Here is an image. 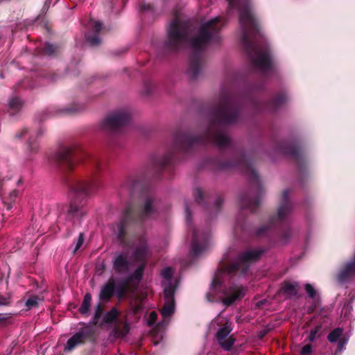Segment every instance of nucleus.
I'll use <instances>...</instances> for the list:
<instances>
[{
  "instance_id": "obj_1",
  "label": "nucleus",
  "mask_w": 355,
  "mask_h": 355,
  "mask_svg": "<svg viewBox=\"0 0 355 355\" xmlns=\"http://www.w3.org/2000/svg\"><path fill=\"white\" fill-rule=\"evenodd\" d=\"M220 20V17H215L202 24L199 35L190 40L187 23L176 17L168 28V44L178 47L188 42L194 49L200 48L217 35L221 28V25L219 24Z\"/></svg>"
},
{
  "instance_id": "obj_2",
  "label": "nucleus",
  "mask_w": 355,
  "mask_h": 355,
  "mask_svg": "<svg viewBox=\"0 0 355 355\" xmlns=\"http://www.w3.org/2000/svg\"><path fill=\"white\" fill-rule=\"evenodd\" d=\"M261 252L257 250H250L243 252L232 265L223 270H218L215 274L211 282V288L213 290H220L223 282L227 276L236 275L238 273L244 274L250 263L255 261L261 254Z\"/></svg>"
},
{
  "instance_id": "obj_3",
  "label": "nucleus",
  "mask_w": 355,
  "mask_h": 355,
  "mask_svg": "<svg viewBox=\"0 0 355 355\" xmlns=\"http://www.w3.org/2000/svg\"><path fill=\"white\" fill-rule=\"evenodd\" d=\"M96 186L90 182H79L71 188L68 198L69 205L67 212L70 219H79L86 214V209L80 203V199L93 193Z\"/></svg>"
},
{
  "instance_id": "obj_4",
  "label": "nucleus",
  "mask_w": 355,
  "mask_h": 355,
  "mask_svg": "<svg viewBox=\"0 0 355 355\" xmlns=\"http://www.w3.org/2000/svg\"><path fill=\"white\" fill-rule=\"evenodd\" d=\"M230 6L241 9L239 23L243 32V41L247 43L248 38L258 31V26L250 9L248 0H228Z\"/></svg>"
},
{
  "instance_id": "obj_5",
  "label": "nucleus",
  "mask_w": 355,
  "mask_h": 355,
  "mask_svg": "<svg viewBox=\"0 0 355 355\" xmlns=\"http://www.w3.org/2000/svg\"><path fill=\"white\" fill-rule=\"evenodd\" d=\"M143 270V266L138 267L133 274L119 284L116 290V295L119 298L123 297L128 292L130 291L132 286L138 284L142 277Z\"/></svg>"
},
{
  "instance_id": "obj_6",
  "label": "nucleus",
  "mask_w": 355,
  "mask_h": 355,
  "mask_svg": "<svg viewBox=\"0 0 355 355\" xmlns=\"http://www.w3.org/2000/svg\"><path fill=\"white\" fill-rule=\"evenodd\" d=\"M130 120V115L127 111L114 112L107 116L103 122V128L114 130L125 125Z\"/></svg>"
},
{
  "instance_id": "obj_7",
  "label": "nucleus",
  "mask_w": 355,
  "mask_h": 355,
  "mask_svg": "<svg viewBox=\"0 0 355 355\" xmlns=\"http://www.w3.org/2000/svg\"><path fill=\"white\" fill-rule=\"evenodd\" d=\"M132 265L128 252H119L112 260V270L116 274H124L129 271Z\"/></svg>"
},
{
  "instance_id": "obj_8",
  "label": "nucleus",
  "mask_w": 355,
  "mask_h": 355,
  "mask_svg": "<svg viewBox=\"0 0 355 355\" xmlns=\"http://www.w3.org/2000/svg\"><path fill=\"white\" fill-rule=\"evenodd\" d=\"M254 53L251 54L252 60L254 65L263 70H267L272 65V61L267 51H260L257 48L254 49Z\"/></svg>"
},
{
  "instance_id": "obj_9",
  "label": "nucleus",
  "mask_w": 355,
  "mask_h": 355,
  "mask_svg": "<svg viewBox=\"0 0 355 355\" xmlns=\"http://www.w3.org/2000/svg\"><path fill=\"white\" fill-rule=\"evenodd\" d=\"M231 331L232 329L230 326L226 324L218 331L216 335L219 345L227 351L232 348L235 342V339H234L232 336H229Z\"/></svg>"
},
{
  "instance_id": "obj_10",
  "label": "nucleus",
  "mask_w": 355,
  "mask_h": 355,
  "mask_svg": "<svg viewBox=\"0 0 355 355\" xmlns=\"http://www.w3.org/2000/svg\"><path fill=\"white\" fill-rule=\"evenodd\" d=\"M173 294L171 288H166L164 291L165 297V303L162 309V315L164 319L170 318L175 311V302L173 299Z\"/></svg>"
},
{
  "instance_id": "obj_11",
  "label": "nucleus",
  "mask_w": 355,
  "mask_h": 355,
  "mask_svg": "<svg viewBox=\"0 0 355 355\" xmlns=\"http://www.w3.org/2000/svg\"><path fill=\"white\" fill-rule=\"evenodd\" d=\"M223 302L225 305H230L236 300L241 299L245 295V289L242 286H234L223 292Z\"/></svg>"
},
{
  "instance_id": "obj_12",
  "label": "nucleus",
  "mask_w": 355,
  "mask_h": 355,
  "mask_svg": "<svg viewBox=\"0 0 355 355\" xmlns=\"http://www.w3.org/2000/svg\"><path fill=\"white\" fill-rule=\"evenodd\" d=\"M193 237L191 251L194 255H198L207 248V245L202 244L206 241L207 236L193 231Z\"/></svg>"
},
{
  "instance_id": "obj_13",
  "label": "nucleus",
  "mask_w": 355,
  "mask_h": 355,
  "mask_svg": "<svg viewBox=\"0 0 355 355\" xmlns=\"http://www.w3.org/2000/svg\"><path fill=\"white\" fill-rule=\"evenodd\" d=\"M85 336L86 334L84 331H79L76 333L68 340L64 349L67 351H71L78 345L83 343Z\"/></svg>"
},
{
  "instance_id": "obj_14",
  "label": "nucleus",
  "mask_w": 355,
  "mask_h": 355,
  "mask_svg": "<svg viewBox=\"0 0 355 355\" xmlns=\"http://www.w3.org/2000/svg\"><path fill=\"white\" fill-rule=\"evenodd\" d=\"M173 271L171 268H166L162 271L161 276L162 278L163 279L162 286L164 290L166 288H171L173 292H174L175 288L171 283V277L173 276Z\"/></svg>"
},
{
  "instance_id": "obj_15",
  "label": "nucleus",
  "mask_w": 355,
  "mask_h": 355,
  "mask_svg": "<svg viewBox=\"0 0 355 355\" xmlns=\"http://www.w3.org/2000/svg\"><path fill=\"white\" fill-rule=\"evenodd\" d=\"M114 285L113 279L110 280L104 285L100 292L99 297L101 300H108L113 294Z\"/></svg>"
},
{
  "instance_id": "obj_16",
  "label": "nucleus",
  "mask_w": 355,
  "mask_h": 355,
  "mask_svg": "<svg viewBox=\"0 0 355 355\" xmlns=\"http://www.w3.org/2000/svg\"><path fill=\"white\" fill-rule=\"evenodd\" d=\"M119 315V311L116 308L112 309L110 311L107 312L103 317V322L101 324H110L116 320Z\"/></svg>"
},
{
  "instance_id": "obj_17",
  "label": "nucleus",
  "mask_w": 355,
  "mask_h": 355,
  "mask_svg": "<svg viewBox=\"0 0 355 355\" xmlns=\"http://www.w3.org/2000/svg\"><path fill=\"white\" fill-rule=\"evenodd\" d=\"M91 302H92L91 294L86 293L85 295L84 296L83 304H82L81 306L80 307V312L82 314H83V315L87 314L89 310L90 305H91Z\"/></svg>"
},
{
  "instance_id": "obj_18",
  "label": "nucleus",
  "mask_w": 355,
  "mask_h": 355,
  "mask_svg": "<svg viewBox=\"0 0 355 355\" xmlns=\"http://www.w3.org/2000/svg\"><path fill=\"white\" fill-rule=\"evenodd\" d=\"M148 252V248L145 243L139 245L135 250V258L141 260L144 258Z\"/></svg>"
},
{
  "instance_id": "obj_19",
  "label": "nucleus",
  "mask_w": 355,
  "mask_h": 355,
  "mask_svg": "<svg viewBox=\"0 0 355 355\" xmlns=\"http://www.w3.org/2000/svg\"><path fill=\"white\" fill-rule=\"evenodd\" d=\"M297 285L296 284L286 283L283 286L282 290L287 296L291 297L297 294Z\"/></svg>"
},
{
  "instance_id": "obj_20",
  "label": "nucleus",
  "mask_w": 355,
  "mask_h": 355,
  "mask_svg": "<svg viewBox=\"0 0 355 355\" xmlns=\"http://www.w3.org/2000/svg\"><path fill=\"white\" fill-rule=\"evenodd\" d=\"M40 301H41L40 298L36 295L30 297L25 302V306H26L27 310L36 307Z\"/></svg>"
},
{
  "instance_id": "obj_21",
  "label": "nucleus",
  "mask_w": 355,
  "mask_h": 355,
  "mask_svg": "<svg viewBox=\"0 0 355 355\" xmlns=\"http://www.w3.org/2000/svg\"><path fill=\"white\" fill-rule=\"evenodd\" d=\"M342 334L343 329L340 328H336L328 335L327 338L329 342L335 343L341 336Z\"/></svg>"
},
{
  "instance_id": "obj_22",
  "label": "nucleus",
  "mask_w": 355,
  "mask_h": 355,
  "mask_svg": "<svg viewBox=\"0 0 355 355\" xmlns=\"http://www.w3.org/2000/svg\"><path fill=\"white\" fill-rule=\"evenodd\" d=\"M223 120L225 122H230L234 119V112L229 107H226L222 111Z\"/></svg>"
},
{
  "instance_id": "obj_23",
  "label": "nucleus",
  "mask_w": 355,
  "mask_h": 355,
  "mask_svg": "<svg viewBox=\"0 0 355 355\" xmlns=\"http://www.w3.org/2000/svg\"><path fill=\"white\" fill-rule=\"evenodd\" d=\"M129 331V326L125 324L122 329L119 330L117 327L113 329V333L116 337H124Z\"/></svg>"
},
{
  "instance_id": "obj_24",
  "label": "nucleus",
  "mask_w": 355,
  "mask_h": 355,
  "mask_svg": "<svg viewBox=\"0 0 355 355\" xmlns=\"http://www.w3.org/2000/svg\"><path fill=\"white\" fill-rule=\"evenodd\" d=\"M153 211L152 200L148 199L146 200L144 209L142 210V215L148 216Z\"/></svg>"
},
{
  "instance_id": "obj_25",
  "label": "nucleus",
  "mask_w": 355,
  "mask_h": 355,
  "mask_svg": "<svg viewBox=\"0 0 355 355\" xmlns=\"http://www.w3.org/2000/svg\"><path fill=\"white\" fill-rule=\"evenodd\" d=\"M228 138L224 135H218L215 138V142L218 146H225L228 143Z\"/></svg>"
},
{
  "instance_id": "obj_26",
  "label": "nucleus",
  "mask_w": 355,
  "mask_h": 355,
  "mask_svg": "<svg viewBox=\"0 0 355 355\" xmlns=\"http://www.w3.org/2000/svg\"><path fill=\"white\" fill-rule=\"evenodd\" d=\"M17 196L18 191L17 190H13L10 193V200L8 202H5L6 205L7 206L8 210L10 209L12 207L13 202Z\"/></svg>"
},
{
  "instance_id": "obj_27",
  "label": "nucleus",
  "mask_w": 355,
  "mask_h": 355,
  "mask_svg": "<svg viewBox=\"0 0 355 355\" xmlns=\"http://www.w3.org/2000/svg\"><path fill=\"white\" fill-rule=\"evenodd\" d=\"M102 312V309L100 304H98L96 306V311L93 318V323L96 324L98 322V318H100Z\"/></svg>"
},
{
  "instance_id": "obj_28",
  "label": "nucleus",
  "mask_w": 355,
  "mask_h": 355,
  "mask_svg": "<svg viewBox=\"0 0 355 355\" xmlns=\"http://www.w3.org/2000/svg\"><path fill=\"white\" fill-rule=\"evenodd\" d=\"M305 290H306L307 295L310 297L313 298L315 296L316 292L312 285H311L309 284H306L305 285Z\"/></svg>"
},
{
  "instance_id": "obj_29",
  "label": "nucleus",
  "mask_w": 355,
  "mask_h": 355,
  "mask_svg": "<svg viewBox=\"0 0 355 355\" xmlns=\"http://www.w3.org/2000/svg\"><path fill=\"white\" fill-rule=\"evenodd\" d=\"M83 241H84L83 234L82 233H80L78 237V239H77V241L76 243V247L73 250L74 252H76L82 246Z\"/></svg>"
},
{
  "instance_id": "obj_30",
  "label": "nucleus",
  "mask_w": 355,
  "mask_h": 355,
  "mask_svg": "<svg viewBox=\"0 0 355 355\" xmlns=\"http://www.w3.org/2000/svg\"><path fill=\"white\" fill-rule=\"evenodd\" d=\"M21 105V101L19 98H14L10 101V106L12 108H19Z\"/></svg>"
},
{
  "instance_id": "obj_31",
  "label": "nucleus",
  "mask_w": 355,
  "mask_h": 355,
  "mask_svg": "<svg viewBox=\"0 0 355 355\" xmlns=\"http://www.w3.org/2000/svg\"><path fill=\"white\" fill-rule=\"evenodd\" d=\"M312 347L311 345H304L301 350L302 355H309L311 352Z\"/></svg>"
},
{
  "instance_id": "obj_32",
  "label": "nucleus",
  "mask_w": 355,
  "mask_h": 355,
  "mask_svg": "<svg viewBox=\"0 0 355 355\" xmlns=\"http://www.w3.org/2000/svg\"><path fill=\"white\" fill-rule=\"evenodd\" d=\"M12 297V293L10 292H8L7 297H2L1 296V305H7L10 303V300Z\"/></svg>"
},
{
  "instance_id": "obj_33",
  "label": "nucleus",
  "mask_w": 355,
  "mask_h": 355,
  "mask_svg": "<svg viewBox=\"0 0 355 355\" xmlns=\"http://www.w3.org/2000/svg\"><path fill=\"white\" fill-rule=\"evenodd\" d=\"M44 51H45L46 53H47L49 55H51L55 51V47L52 44H46L45 45Z\"/></svg>"
},
{
  "instance_id": "obj_34",
  "label": "nucleus",
  "mask_w": 355,
  "mask_h": 355,
  "mask_svg": "<svg viewBox=\"0 0 355 355\" xmlns=\"http://www.w3.org/2000/svg\"><path fill=\"white\" fill-rule=\"evenodd\" d=\"M87 40L92 46H96L100 43V39L98 37L87 38Z\"/></svg>"
},
{
  "instance_id": "obj_35",
  "label": "nucleus",
  "mask_w": 355,
  "mask_h": 355,
  "mask_svg": "<svg viewBox=\"0 0 355 355\" xmlns=\"http://www.w3.org/2000/svg\"><path fill=\"white\" fill-rule=\"evenodd\" d=\"M92 26L96 32H99L102 28V24L98 21H93Z\"/></svg>"
},
{
  "instance_id": "obj_36",
  "label": "nucleus",
  "mask_w": 355,
  "mask_h": 355,
  "mask_svg": "<svg viewBox=\"0 0 355 355\" xmlns=\"http://www.w3.org/2000/svg\"><path fill=\"white\" fill-rule=\"evenodd\" d=\"M70 150H71V149L69 147H67L64 149L62 155H61L62 159H64L67 158L68 154H69V153H70Z\"/></svg>"
},
{
  "instance_id": "obj_37",
  "label": "nucleus",
  "mask_w": 355,
  "mask_h": 355,
  "mask_svg": "<svg viewBox=\"0 0 355 355\" xmlns=\"http://www.w3.org/2000/svg\"><path fill=\"white\" fill-rule=\"evenodd\" d=\"M317 332H318L317 329L311 330V334H310V337H309V340L311 341H313L315 339Z\"/></svg>"
},
{
  "instance_id": "obj_38",
  "label": "nucleus",
  "mask_w": 355,
  "mask_h": 355,
  "mask_svg": "<svg viewBox=\"0 0 355 355\" xmlns=\"http://www.w3.org/2000/svg\"><path fill=\"white\" fill-rule=\"evenodd\" d=\"M157 314L155 311H152L150 313V320L152 322H154L157 319Z\"/></svg>"
},
{
  "instance_id": "obj_39",
  "label": "nucleus",
  "mask_w": 355,
  "mask_h": 355,
  "mask_svg": "<svg viewBox=\"0 0 355 355\" xmlns=\"http://www.w3.org/2000/svg\"><path fill=\"white\" fill-rule=\"evenodd\" d=\"M284 210H288V208L286 206H282L279 209V212H278V214L280 217H282L283 216V211Z\"/></svg>"
},
{
  "instance_id": "obj_40",
  "label": "nucleus",
  "mask_w": 355,
  "mask_h": 355,
  "mask_svg": "<svg viewBox=\"0 0 355 355\" xmlns=\"http://www.w3.org/2000/svg\"><path fill=\"white\" fill-rule=\"evenodd\" d=\"M139 309H140L139 306H135L132 307V311L133 313H136L139 311Z\"/></svg>"
},
{
  "instance_id": "obj_41",
  "label": "nucleus",
  "mask_w": 355,
  "mask_h": 355,
  "mask_svg": "<svg viewBox=\"0 0 355 355\" xmlns=\"http://www.w3.org/2000/svg\"><path fill=\"white\" fill-rule=\"evenodd\" d=\"M31 148L32 150H35V152H37L39 149V146L37 144H35V145L31 144Z\"/></svg>"
},
{
  "instance_id": "obj_42",
  "label": "nucleus",
  "mask_w": 355,
  "mask_h": 355,
  "mask_svg": "<svg viewBox=\"0 0 355 355\" xmlns=\"http://www.w3.org/2000/svg\"><path fill=\"white\" fill-rule=\"evenodd\" d=\"M189 220H190V212L189 211V210H187V223H188Z\"/></svg>"
},
{
  "instance_id": "obj_43",
  "label": "nucleus",
  "mask_w": 355,
  "mask_h": 355,
  "mask_svg": "<svg viewBox=\"0 0 355 355\" xmlns=\"http://www.w3.org/2000/svg\"><path fill=\"white\" fill-rule=\"evenodd\" d=\"M129 187H130L129 185L128 184H125L123 185L122 189L123 190H128V189H129Z\"/></svg>"
},
{
  "instance_id": "obj_44",
  "label": "nucleus",
  "mask_w": 355,
  "mask_h": 355,
  "mask_svg": "<svg viewBox=\"0 0 355 355\" xmlns=\"http://www.w3.org/2000/svg\"><path fill=\"white\" fill-rule=\"evenodd\" d=\"M344 344H345L344 343H339V347H340V349H342V348L343 347Z\"/></svg>"
},
{
  "instance_id": "obj_45",
  "label": "nucleus",
  "mask_w": 355,
  "mask_h": 355,
  "mask_svg": "<svg viewBox=\"0 0 355 355\" xmlns=\"http://www.w3.org/2000/svg\"><path fill=\"white\" fill-rule=\"evenodd\" d=\"M26 132H27V130L26 129H24L21 130V135H25V134H26Z\"/></svg>"
},
{
  "instance_id": "obj_46",
  "label": "nucleus",
  "mask_w": 355,
  "mask_h": 355,
  "mask_svg": "<svg viewBox=\"0 0 355 355\" xmlns=\"http://www.w3.org/2000/svg\"><path fill=\"white\" fill-rule=\"evenodd\" d=\"M261 304H262V302H257V306H260V305H261Z\"/></svg>"
},
{
  "instance_id": "obj_47",
  "label": "nucleus",
  "mask_w": 355,
  "mask_h": 355,
  "mask_svg": "<svg viewBox=\"0 0 355 355\" xmlns=\"http://www.w3.org/2000/svg\"><path fill=\"white\" fill-rule=\"evenodd\" d=\"M284 198H286V191H284Z\"/></svg>"
},
{
  "instance_id": "obj_48",
  "label": "nucleus",
  "mask_w": 355,
  "mask_h": 355,
  "mask_svg": "<svg viewBox=\"0 0 355 355\" xmlns=\"http://www.w3.org/2000/svg\"><path fill=\"white\" fill-rule=\"evenodd\" d=\"M207 299H208L209 301H211V300L209 298V295H207Z\"/></svg>"
}]
</instances>
